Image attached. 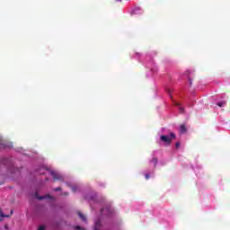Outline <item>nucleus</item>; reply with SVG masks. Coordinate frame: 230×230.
Listing matches in <instances>:
<instances>
[{
    "label": "nucleus",
    "mask_w": 230,
    "mask_h": 230,
    "mask_svg": "<svg viewBox=\"0 0 230 230\" xmlns=\"http://www.w3.org/2000/svg\"><path fill=\"white\" fill-rule=\"evenodd\" d=\"M100 229H102V221L97 220L95 222V226H94V229L93 230H100Z\"/></svg>",
    "instance_id": "obj_3"
},
{
    "label": "nucleus",
    "mask_w": 230,
    "mask_h": 230,
    "mask_svg": "<svg viewBox=\"0 0 230 230\" xmlns=\"http://www.w3.org/2000/svg\"><path fill=\"white\" fill-rule=\"evenodd\" d=\"M186 125H184V124H181V126H180V132H181V134H184L185 132H186Z\"/></svg>",
    "instance_id": "obj_5"
},
{
    "label": "nucleus",
    "mask_w": 230,
    "mask_h": 230,
    "mask_svg": "<svg viewBox=\"0 0 230 230\" xmlns=\"http://www.w3.org/2000/svg\"><path fill=\"white\" fill-rule=\"evenodd\" d=\"M13 215V210H11L10 216Z\"/></svg>",
    "instance_id": "obj_21"
},
{
    "label": "nucleus",
    "mask_w": 230,
    "mask_h": 230,
    "mask_svg": "<svg viewBox=\"0 0 230 230\" xmlns=\"http://www.w3.org/2000/svg\"><path fill=\"white\" fill-rule=\"evenodd\" d=\"M78 216L81 218V220H83V222H87V217H85L84 214H82L81 212H78Z\"/></svg>",
    "instance_id": "obj_6"
},
{
    "label": "nucleus",
    "mask_w": 230,
    "mask_h": 230,
    "mask_svg": "<svg viewBox=\"0 0 230 230\" xmlns=\"http://www.w3.org/2000/svg\"><path fill=\"white\" fill-rule=\"evenodd\" d=\"M151 163H153L155 166H157V158L156 157L153 158Z\"/></svg>",
    "instance_id": "obj_9"
},
{
    "label": "nucleus",
    "mask_w": 230,
    "mask_h": 230,
    "mask_svg": "<svg viewBox=\"0 0 230 230\" xmlns=\"http://www.w3.org/2000/svg\"><path fill=\"white\" fill-rule=\"evenodd\" d=\"M175 105H176L177 107H179V105H181V104H180L179 102H176Z\"/></svg>",
    "instance_id": "obj_22"
},
{
    "label": "nucleus",
    "mask_w": 230,
    "mask_h": 230,
    "mask_svg": "<svg viewBox=\"0 0 230 230\" xmlns=\"http://www.w3.org/2000/svg\"><path fill=\"white\" fill-rule=\"evenodd\" d=\"M217 105L218 107H224V105H226V101L218 102Z\"/></svg>",
    "instance_id": "obj_10"
},
{
    "label": "nucleus",
    "mask_w": 230,
    "mask_h": 230,
    "mask_svg": "<svg viewBox=\"0 0 230 230\" xmlns=\"http://www.w3.org/2000/svg\"><path fill=\"white\" fill-rule=\"evenodd\" d=\"M105 211L108 213V215H111V208H102L101 213L105 214Z\"/></svg>",
    "instance_id": "obj_7"
},
{
    "label": "nucleus",
    "mask_w": 230,
    "mask_h": 230,
    "mask_svg": "<svg viewBox=\"0 0 230 230\" xmlns=\"http://www.w3.org/2000/svg\"><path fill=\"white\" fill-rule=\"evenodd\" d=\"M38 230H46V226H40Z\"/></svg>",
    "instance_id": "obj_15"
},
{
    "label": "nucleus",
    "mask_w": 230,
    "mask_h": 230,
    "mask_svg": "<svg viewBox=\"0 0 230 230\" xmlns=\"http://www.w3.org/2000/svg\"><path fill=\"white\" fill-rule=\"evenodd\" d=\"M37 199L39 200H44V199H53V197L51 195L48 194V195H45V196H37Z\"/></svg>",
    "instance_id": "obj_4"
},
{
    "label": "nucleus",
    "mask_w": 230,
    "mask_h": 230,
    "mask_svg": "<svg viewBox=\"0 0 230 230\" xmlns=\"http://www.w3.org/2000/svg\"><path fill=\"white\" fill-rule=\"evenodd\" d=\"M179 111H180L181 114H184V108L183 107H180Z\"/></svg>",
    "instance_id": "obj_11"
},
{
    "label": "nucleus",
    "mask_w": 230,
    "mask_h": 230,
    "mask_svg": "<svg viewBox=\"0 0 230 230\" xmlns=\"http://www.w3.org/2000/svg\"><path fill=\"white\" fill-rule=\"evenodd\" d=\"M50 175H52L54 181H64V177L55 171H50Z\"/></svg>",
    "instance_id": "obj_2"
},
{
    "label": "nucleus",
    "mask_w": 230,
    "mask_h": 230,
    "mask_svg": "<svg viewBox=\"0 0 230 230\" xmlns=\"http://www.w3.org/2000/svg\"><path fill=\"white\" fill-rule=\"evenodd\" d=\"M76 190H78V187H76V186H72V191H74V193L76 191Z\"/></svg>",
    "instance_id": "obj_12"
},
{
    "label": "nucleus",
    "mask_w": 230,
    "mask_h": 230,
    "mask_svg": "<svg viewBox=\"0 0 230 230\" xmlns=\"http://www.w3.org/2000/svg\"><path fill=\"white\" fill-rule=\"evenodd\" d=\"M61 190H62V188H60V187L54 189V191H61Z\"/></svg>",
    "instance_id": "obj_14"
},
{
    "label": "nucleus",
    "mask_w": 230,
    "mask_h": 230,
    "mask_svg": "<svg viewBox=\"0 0 230 230\" xmlns=\"http://www.w3.org/2000/svg\"><path fill=\"white\" fill-rule=\"evenodd\" d=\"M74 229H75V230H82L83 228H82V226H74Z\"/></svg>",
    "instance_id": "obj_13"
},
{
    "label": "nucleus",
    "mask_w": 230,
    "mask_h": 230,
    "mask_svg": "<svg viewBox=\"0 0 230 230\" xmlns=\"http://www.w3.org/2000/svg\"><path fill=\"white\" fill-rule=\"evenodd\" d=\"M145 177L146 180H148V179H150V174H146Z\"/></svg>",
    "instance_id": "obj_18"
},
{
    "label": "nucleus",
    "mask_w": 230,
    "mask_h": 230,
    "mask_svg": "<svg viewBox=\"0 0 230 230\" xmlns=\"http://www.w3.org/2000/svg\"><path fill=\"white\" fill-rule=\"evenodd\" d=\"M175 146H176V148H179V146H181V143L177 142V143L175 144Z\"/></svg>",
    "instance_id": "obj_16"
},
{
    "label": "nucleus",
    "mask_w": 230,
    "mask_h": 230,
    "mask_svg": "<svg viewBox=\"0 0 230 230\" xmlns=\"http://www.w3.org/2000/svg\"><path fill=\"white\" fill-rule=\"evenodd\" d=\"M0 217H1L2 218H8V217H10V215H4V214H3V210H1V208H0Z\"/></svg>",
    "instance_id": "obj_8"
},
{
    "label": "nucleus",
    "mask_w": 230,
    "mask_h": 230,
    "mask_svg": "<svg viewBox=\"0 0 230 230\" xmlns=\"http://www.w3.org/2000/svg\"><path fill=\"white\" fill-rule=\"evenodd\" d=\"M187 75H191V72L190 70L186 71Z\"/></svg>",
    "instance_id": "obj_20"
},
{
    "label": "nucleus",
    "mask_w": 230,
    "mask_h": 230,
    "mask_svg": "<svg viewBox=\"0 0 230 230\" xmlns=\"http://www.w3.org/2000/svg\"><path fill=\"white\" fill-rule=\"evenodd\" d=\"M175 137H176L175 133L170 132L169 136L162 135L160 137V141L167 145V146H170V145H172V139H175Z\"/></svg>",
    "instance_id": "obj_1"
},
{
    "label": "nucleus",
    "mask_w": 230,
    "mask_h": 230,
    "mask_svg": "<svg viewBox=\"0 0 230 230\" xmlns=\"http://www.w3.org/2000/svg\"><path fill=\"white\" fill-rule=\"evenodd\" d=\"M188 79H189V82H190V85H191V84H192V82H191V77L189 76Z\"/></svg>",
    "instance_id": "obj_17"
},
{
    "label": "nucleus",
    "mask_w": 230,
    "mask_h": 230,
    "mask_svg": "<svg viewBox=\"0 0 230 230\" xmlns=\"http://www.w3.org/2000/svg\"><path fill=\"white\" fill-rule=\"evenodd\" d=\"M4 229H6V230H8V229H9L8 225H4Z\"/></svg>",
    "instance_id": "obj_19"
},
{
    "label": "nucleus",
    "mask_w": 230,
    "mask_h": 230,
    "mask_svg": "<svg viewBox=\"0 0 230 230\" xmlns=\"http://www.w3.org/2000/svg\"><path fill=\"white\" fill-rule=\"evenodd\" d=\"M65 195H68V193H67V192H66V193H65Z\"/></svg>",
    "instance_id": "obj_23"
}]
</instances>
